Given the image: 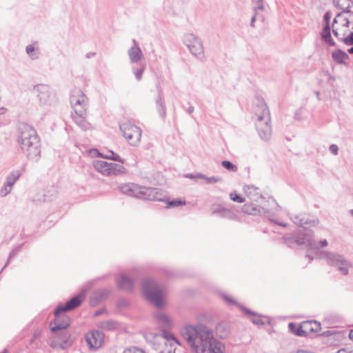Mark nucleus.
Listing matches in <instances>:
<instances>
[{
  "label": "nucleus",
  "instance_id": "nucleus-1",
  "mask_svg": "<svg viewBox=\"0 0 353 353\" xmlns=\"http://www.w3.org/2000/svg\"><path fill=\"white\" fill-rule=\"evenodd\" d=\"M181 334L194 353H224L225 345L216 339L205 325H187Z\"/></svg>",
  "mask_w": 353,
  "mask_h": 353
},
{
  "label": "nucleus",
  "instance_id": "nucleus-2",
  "mask_svg": "<svg viewBox=\"0 0 353 353\" xmlns=\"http://www.w3.org/2000/svg\"><path fill=\"white\" fill-rule=\"evenodd\" d=\"M19 133V142L23 152L29 159L37 161L40 157L41 149L36 130L27 123H21Z\"/></svg>",
  "mask_w": 353,
  "mask_h": 353
},
{
  "label": "nucleus",
  "instance_id": "nucleus-3",
  "mask_svg": "<svg viewBox=\"0 0 353 353\" xmlns=\"http://www.w3.org/2000/svg\"><path fill=\"white\" fill-rule=\"evenodd\" d=\"M334 37L347 46H353V12L343 10L338 13L332 23Z\"/></svg>",
  "mask_w": 353,
  "mask_h": 353
},
{
  "label": "nucleus",
  "instance_id": "nucleus-4",
  "mask_svg": "<svg viewBox=\"0 0 353 353\" xmlns=\"http://www.w3.org/2000/svg\"><path fill=\"white\" fill-rule=\"evenodd\" d=\"M119 189L124 194L145 200L165 201L167 197L165 192L159 188L141 186L133 183L121 184Z\"/></svg>",
  "mask_w": 353,
  "mask_h": 353
},
{
  "label": "nucleus",
  "instance_id": "nucleus-5",
  "mask_svg": "<svg viewBox=\"0 0 353 353\" xmlns=\"http://www.w3.org/2000/svg\"><path fill=\"white\" fill-rule=\"evenodd\" d=\"M284 240L289 247H292L294 245H305L310 249H318L320 247L323 248L327 245V241L325 239L320 241H315L314 238V231L305 228L299 230V232L294 236H284Z\"/></svg>",
  "mask_w": 353,
  "mask_h": 353
},
{
  "label": "nucleus",
  "instance_id": "nucleus-6",
  "mask_svg": "<svg viewBox=\"0 0 353 353\" xmlns=\"http://www.w3.org/2000/svg\"><path fill=\"white\" fill-rule=\"evenodd\" d=\"M254 114L256 116V128L259 135L265 141L269 140L272 135L270 114L268 108L263 101H259Z\"/></svg>",
  "mask_w": 353,
  "mask_h": 353
},
{
  "label": "nucleus",
  "instance_id": "nucleus-7",
  "mask_svg": "<svg viewBox=\"0 0 353 353\" xmlns=\"http://www.w3.org/2000/svg\"><path fill=\"white\" fill-rule=\"evenodd\" d=\"M154 316L162 328V330L159 334H156L154 336L159 345H163L166 346L169 344L172 346L174 343L179 344L177 339L170 332L165 330V329L170 328L172 326V321L170 318L161 311L156 312Z\"/></svg>",
  "mask_w": 353,
  "mask_h": 353
},
{
  "label": "nucleus",
  "instance_id": "nucleus-8",
  "mask_svg": "<svg viewBox=\"0 0 353 353\" xmlns=\"http://www.w3.org/2000/svg\"><path fill=\"white\" fill-rule=\"evenodd\" d=\"M142 290L146 298L157 307L163 305L164 290L151 279H145L142 282Z\"/></svg>",
  "mask_w": 353,
  "mask_h": 353
},
{
  "label": "nucleus",
  "instance_id": "nucleus-9",
  "mask_svg": "<svg viewBox=\"0 0 353 353\" xmlns=\"http://www.w3.org/2000/svg\"><path fill=\"white\" fill-rule=\"evenodd\" d=\"M123 137L133 146L139 144L142 135L141 129L131 121L123 122L119 125Z\"/></svg>",
  "mask_w": 353,
  "mask_h": 353
},
{
  "label": "nucleus",
  "instance_id": "nucleus-10",
  "mask_svg": "<svg viewBox=\"0 0 353 353\" xmlns=\"http://www.w3.org/2000/svg\"><path fill=\"white\" fill-rule=\"evenodd\" d=\"M94 169L104 176H117L125 172V168L114 163H108L103 160H95L93 162Z\"/></svg>",
  "mask_w": 353,
  "mask_h": 353
},
{
  "label": "nucleus",
  "instance_id": "nucleus-11",
  "mask_svg": "<svg viewBox=\"0 0 353 353\" xmlns=\"http://www.w3.org/2000/svg\"><path fill=\"white\" fill-rule=\"evenodd\" d=\"M33 90L37 93L41 105L50 106L56 102V93L48 85L37 84L34 86Z\"/></svg>",
  "mask_w": 353,
  "mask_h": 353
},
{
  "label": "nucleus",
  "instance_id": "nucleus-12",
  "mask_svg": "<svg viewBox=\"0 0 353 353\" xmlns=\"http://www.w3.org/2000/svg\"><path fill=\"white\" fill-rule=\"evenodd\" d=\"M321 258L325 259L328 264L335 266L341 274H348L351 264L342 255L332 252H323Z\"/></svg>",
  "mask_w": 353,
  "mask_h": 353
},
{
  "label": "nucleus",
  "instance_id": "nucleus-13",
  "mask_svg": "<svg viewBox=\"0 0 353 353\" xmlns=\"http://www.w3.org/2000/svg\"><path fill=\"white\" fill-rule=\"evenodd\" d=\"M70 103L75 113L87 111L88 98L80 89H74L70 95Z\"/></svg>",
  "mask_w": 353,
  "mask_h": 353
},
{
  "label": "nucleus",
  "instance_id": "nucleus-14",
  "mask_svg": "<svg viewBox=\"0 0 353 353\" xmlns=\"http://www.w3.org/2000/svg\"><path fill=\"white\" fill-rule=\"evenodd\" d=\"M183 43L190 52L196 57L203 54V46L201 40L192 33H186L183 37Z\"/></svg>",
  "mask_w": 353,
  "mask_h": 353
},
{
  "label": "nucleus",
  "instance_id": "nucleus-15",
  "mask_svg": "<svg viewBox=\"0 0 353 353\" xmlns=\"http://www.w3.org/2000/svg\"><path fill=\"white\" fill-rule=\"evenodd\" d=\"M65 312H57L54 310L55 319L54 322L50 323V329L52 332H56L59 330H65L70 323V318L63 314Z\"/></svg>",
  "mask_w": 353,
  "mask_h": 353
},
{
  "label": "nucleus",
  "instance_id": "nucleus-16",
  "mask_svg": "<svg viewBox=\"0 0 353 353\" xmlns=\"http://www.w3.org/2000/svg\"><path fill=\"white\" fill-rule=\"evenodd\" d=\"M332 17V14L330 12H326L323 16V20L325 21V24L323 26V28L322 32H321V38L322 41L325 43L328 46H336L335 41L333 40L331 36V30L332 27H330V20Z\"/></svg>",
  "mask_w": 353,
  "mask_h": 353
},
{
  "label": "nucleus",
  "instance_id": "nucleus-17",
  "mask_svg": "<svg viewBox=\"0 0 353 353\" xmlns=\"http://www.w3.org/2000/svg\"><path fill=\"white\" fill-rule=\"evenodd\" d=\"M290 219L296 225H298L300 227H303L305 225L315 226L318 225L319 222L317 218L305 214L292 215Z\"/></svg>",
  "mask_w": 353,
  "mask_h": 353
},
{
  "label": "nucleus",
  "instance_id": "nucleus-18",
  "mask_svg": "<svg viewBox=\"0 0 353 353\" xmlns=\"http://www.w3.org/2000/svg\"><path fill=\"white\" fill-rule=\"evenodd\" d=\"M86 341L90 347L98 348L103 342V334L99 330H94L86 335Z\"/></svg>",
  "mask_w": 353,
  "mask_h": 353
},
{
  "label": "nucleus",
  "instance_id": "nucleus-19",
  "mask_svg": "<svg viewBox=\"0 0 353 353\" xmlns=\"http://www.w3.org/2000/svg\"><path fill=\"white\" fill-rule=\"evenodd\" d=\"M133 46L128 50V54L132 63H138L143 57V52L135 39L132 40Z\"/></svg>",
  "mask_w": 353,
  "mask_h": 353
},
{
  "label": "nucleus",
  "instance_id": "nucleus-20",
  "mask_svg": "<svg viewBox=\"0 0 353 353\" xmlns=\"http://www.w3.org/2000/svg\"><path fill=\"white\" fill-rule=\"evenodd\" d=\"M82 302L81 295H77L66 302L65 305H59L57 312H67L77 307Z\"/></svg>",
  "mask_w": 353,
  "mask_h": 353
},
{
  "label": "nucleus",
  "instance_id": "nucleus-21",
  "mask_svg": "<svg viewBox=\"0 0 353 353\" xmlns=\"http://www.w3.org/2000/svg\"><path fill=\"white\" fill-rule=\"evenodd\" d=\"M118 287L119 289L126 291H131L133 289L134 281L127 276L126 275L122 274H121L117 280Z\"/></svg>",
  "mask_w": 353,
  "mask_h": 353
},
{
  "label": "nucleus",
  "instance_id": "nucleus-22",
  "mask_svg": "<svg viewBox=\"0 0 353 353\" xmlns=\"http://www.w3.org/2000/svg\"><path fill=\"white\" fill-rule=\"evenodd\" d=\"M87 111L84 113H75L72 114V119L74 123L83 130H87L90 128V123L85 120Z\"/></svg>",
  "mask_w": 353,
  "mask_h": 353
},
{
  "label": "nucleus",
  "instance_id": "nucleus-23",
  "mask_svg": "<svg viewBox=\"0 0 353 353\" xmlns=\"http://www.w3.org/2000/svg\"><path fill=\"white\" fill-rule=\"evenodd\" d=\"M244 192L246 195L253 201L259 202L260 199H263L259 191V188L252 185L244 186Z\"/></svg>",
  "mask_w": 353,
  "mask_h": 353
},
{
  "label": "nucleus",
  "instance_id": "nucleus-24",
  "mask_svg": "<svg viewBox=\"0 0 353 353\" xmlns=\"http://www.w3.org/2000/svg\"><path fill=\"white\" fill-rule=\"evenodd\" d=\"M243 209L245 212L252 215H264L269 212V211L265 208L259 206L256 207L252 205H245Z\"/></svg>",
  "mask_w": 353,
  "mask_h": 353
},
{
  "label": "nucleus",
  "instance_id": "nucleus-25",
  "mask_svg": "<svg viewBox=\"0 0 353 353\" xmlns=\"http://www.w3.org/2000/svg\"><path fill=\"white\" fill-rule=\"evenodd\" d=\"M212 211L213 214H218L221 217L231 218L233 215L230 210L219 204L213 205L212 206Z\"/></svg>",
  "mask_w": 353,
  "mask_h": 353
},
{
  "label": "nucleus",
  "instance_id": "nucleus-26",
  "mask_svg": "<svg viewBox=\"0 0 353 353\" xmlns=\"http://www.w3.org/2000/svg\"><path fill=\"white\" fill-rule=\"evenodd\" d=\"M332 58L337 63L345 64V61L349 59V55L342 50L338 49L332 52Z\"/></svg>",
  "mask_w": 353,
  "mask_h": 353
},
{
  "label": "nucleus",
  "instance_id": "nucleus-27",
  "mask_svg": "<svg viewBox=\"0 0 353 353\" xmlns=\"http://www.w3.org/2000/svg\"><path fill=\"white\" fill-rule=\"evenodd\" d=\"M303 327L306 336L310 332H319L321 330V324L315 321H307L303 322Z\"/></svg>",
  "mask_w": 353,
  "mask_h": 353
},
{
  "label": "nucleus",
  "instance_id": "nucleus-28",
  "mask_svg": "<svg viewBox=\"0 0 353 353\" xmlns=\"http://www.w3.org/2000/svg\"><path fill=\"white\" fill-rule=\"evenodd\" d=\"M288 327H289L290 331L292 333L296 334V336H305V331L303 327V323L300 325H298L294 323H290L288 325Z\"/></svg>",
  "mask_w": 353,
  "mask_h": 353
},
{
  "label": "nucleus",
  "instance_id": "nucleus-29",
  "mask_svg": "<svg viewBox=\"0 0 353 353\" xmlns=\"http://www.w3.org/2000/svg\"><path fill=\"white\" fill-rule=\"evenodd\" d=\"M334 5L343 11L350 10V8L353 6V0H334Z\"/></svg>",
  "mask_w": 353,
  "mask_h": 353
},
{
  "label": "nucleus",
  "instance_id": "nucleus-30",
  "mask_svg": "<svg viewBox=\"0 0 353 353\" xmlns=\"http://www.w3.org/2000/svg\"><path fill=\"white\" fill-rule=\"evenodd\" d=\"M26 52L32 60L37 59L39 57V50L36 49L32 45H28L26 48Z\"/></svg>",
  "mask_w": 353,
  "mask_h": 353
},
{
  "label": "nucleus",
  "instance_id": "nucleus-31",
  "mask_svg": "<svg viewBox=\"0 0 353 353\" xmlns=\"http://www.w3.org/2000/svg\"><path fill=\"white\" fill-rule=\"evenodd\" d=\"M242 311H243L245 314L248 316H250V320L251 321L256 325H263V322L259 316H256L254 312H252L251 310L242 307Z\"/></svg>",
  "mask_w": 353,
  "mask_h": 353
},
{
  "label": "nucleus",
  "instance_id": "nucleus-32",
  "mask_svg": "<svg viewBox=\"0 0 353 353\" xmlns=\"http://www.w3.org/2000/svg\"><path fill=\"white\" fill-rule=\"evenodd\" d=\"M196 176L200 179H203L205 181L206 183H216L221 181V179L218 176H206L204 174L198 173L196 174Z\"/></svg>",
  "mask_w": 353,
  "mask_h": 353
},
{
  "label": "nucleus",
  "instance_id": "nucleus-33",
  "mask_svg": "<svg viewBox=\"0 0 353 353\" xmlns=\"http://www.w3.org/2000/svg\"><path fill=\"white\" fill-rule=\"evenodd\" d=\"M19 177V174L12 172L7 176L5 184L7 185V186H10L12 188L13 185L17 181Z\"/></svg>",
  "mask_w": 353,
  "mask_h": 353
},
{
  "label": "nucleus",
  "instance_id": "nucleus-34",
  "mask_svg": "<svg viewBox=\"0 0 353 353\" xmlns=\"http://www.w3.org/2000/svg\"><path fill=\"white\" fill-rule=\"evenodd\" d=\"M117 326V323L113 321H107L101 323V327L105 330H114Z\"/></svg>",
  "mask_w": 353,
  "mask_h": 353
},
{
  "label": "nucleus",
  "instance_id": "nucleus-35",
  "mask_svg": "<svg viewBox=\"0 0 353 353\" xmlns=\"http://www.w3.org/2000/svg\"><path fill=\"white\" fill-rule=\"evenodd\" d=\"M104 158L111 159L121 163H124L123 160L117 154H115L112 151H110L109 154L105 156Z\"/></svg>",
  "mask_w": 353,
  "mask_h": 353
},
{
  "label": "nucleus",
  "instance_id": "nucleus-36",
  "mask_svg": "<svg viewBox=\"0 0 353 353\" xmlns=\"http://www.w3.org/2000/svg\"><path fill=\"white\" fill-rule=\"evenodd\" d=\"M221 165L229 171L236 172L237 170V167L229 161H223Z\"/></svg>",
  "mask_w": 353,
  "mask_h": 353
},
{
  "label": "nucleus",
  "instance_id": "nucleus-37",
  "mask_svg": "<svg viewBox=\"0 0 353 353\" xmlns=\"http://www.w3.org/2000/svg\"><path fill=\"white\" fill-rule=\"evenodd\" d=\"M145 64L141 65V66L139 69L133 68L134 74L135 75L136 79L138 81H140L142 79V74L145 70Z\"/></svg>",
  "mask_w": 353,
  "mask_h": 353
},
{
  "label": "nucleus",
  "instance_id": "nucleus-38",
  "mask_svg": "<svg viewBox=\"0 0 353 353\" xmlns=\"http://www.w3.org/2000/svg\"><path fill=\"white\" fill-rule=\"evenodd\" d=\"M222 297L224 299V301L225 302H227L229 305H236V306L239 307L241 310H242V307H243L242 305H241L239 303H238L233 298L230 297L228 295L223 294L222 296Z\"/></svg>",
  "mask_w": 353,
  "mask_h": 353
},
{
  "label": "nucleus",
  "instance_id": "nucleus-39",
  "mask_svg": "<svg viewBox=\"0 0 353 353\" xmlns=\"http://www.w3.org/2000/svg\"><path fill=\"white\" fill-rule=\"evenodd\" d=\"M230 198L232 201L239 203H243L245 201V199L238 195L235 191L230 194Z\"/></svg>",
  "mask_w": 353,
  "mask_h": 353
},
{
  "label": "nucleus",
  "instance_id": "nucleus-40",
  "mask_svg": "<svg viewBox=\"0 0 353 353\" xmlns=\"http://www.w3.org/2000/svg\"><path fill=\"white\" fill-rule=\"evenodd\" d=\"M185 203V201H183L179 200V199H174V200H172V201L167 202L168 207H170V208L177 207V206H179V205H184Z\"/></svg>",
  "mask_w": 353,
  "mask_h": 353
},
{
  "label": "nucleus",
  "instance_id": "nucleus-41",
  "mask_svg": "<svg viewBox=\"0 0 353 353\" xmlns=\"http://www.w3.org/2000/svg\"><path fill=\"white\" fill-rule=\"evenodd\" d=\"M12 189V188H11L10 186H7V185L4 183V185L0 190L1 196L3 197L7 196L11 192Z\"/></svg>",
  "mask_w": 353,
  "mask_h": 353
},
{
  "label": "nucleus",
  "instance_id": "nucleus-42",
  "mask_svg": "<svg viewBox=\"0 0 353 353\" xmlns=\"http://www.w3.org/2000/svg\"><path fill=\"white\" fill-rule=\"evenodd\" d=\"M123 353H145L143 350L137 347H131L124 350Z\"/></svg>",
  "mask_w": 353,
  "mask_h": 353
},
{
  "label": "nucleus",
  "instance_id": "nucleus-43",
  "mask_svg": "<svg viewBox=\"0 0 353 353\" xmlns=\"http://www.w3.org/2000/svg\"><path fill=\"white\" fill-rule=\"evenodd\" d=\"M264 6L262 0H258L257 6L254 8V14H257L259 11H263Z\"/></svg>",
  "mask_w": 353,
  "mask_h": 353
},
{
  "label": "nucleus",
  "instance_id": "nucleus-44",
  "mask_svg": "<svg viewBox=\"0 0 353 353\" xmlns=\"http://www.w3.org/2000/svg\"><path fill=\"white\" fill-rule=\"evenodd\" d=\"M329 150L334 155L338 154L339 148L336 144H332L330 145Z\"/></svg>",
  "mask_w": 353,
  "mask_h": 353
},
{
  "label": "nucleus",
  "instance_id": "nucleus-45",
  "mask_svg": "<svg viewBox=\"0 0 353 353\" xmlns=\"http://www.w3.org/2000/svg\"><path fill=\"white\" fill-rule=\"evenodd\" d=\"M157 108H158V111H159L160 116L163 119H164L166 116V110H165V105L163 106V108H160L159 106H157Z\"/></svg>",
  "mask_w": 353,
  "mask_h": 353
},
{
  "label": "nucleus",
  "instance_id": "nucleus-46",
  "mask_svg": "<svg viewBox=\"0 0 353 353\" xmlns=\"http://www.w3.org/2000/svg\"><path fill=\"white\" fill-rule=\"evenodd\" d=\"M156 103H157V106H159L161 108H163V106H164L160 92L158 94L157 99L156 100Z\"/></svg>",
  "mask_w": 353,
  "mask_h": 353
},
{
  "label": "nucleus",
  "instance_id": "nucleus-47",
  "mask_svg": "<svg viewBox=\"0 0 353 353\" xmlns=\"http://www.w3.org/2000/svg\"><path fill=\"white\" fill-rule=\"evenodd\" d=\"M20 248H16L14 249H13L12 250V252H10V255H9V257H8V262L14 256L17 252H19Z\"/></svg>",
  "mask_w": 353,
  "mask_h": 353
},
{
  "label": "nucleus",
  "instance_id": "nucleus-48",
  "mask_svg": "<svg viewBox=\"0 0 353 353\" xmlns=\"http://www.w3.org/2000/svg\"><path fill=\"white\" fill-rule=\"evenodd\" d=\"M336 353H353V350L350 347H345L338 350Z\"/></svg>",
  "mask_w": 353,
  "mask_h": 353
},
{
  "label": "nucleus",
  "instance_id": "nucleus-49",
  "mask_svg": "<svg viewBox=\"0 0 353 353\" xmlns=\"http://www.w3.org/2000/svg\"><path fill=\"white\" fill-rule=\"evenodd\" d=\"M256 15H257V14H254L253 15V17H252V19H251L250 26H252V27H254V21H256Z\"/></svg>",
  "mask_w": 353,
  "mask_h": 353
},
{
  "label": "nucleus",
  "instance_id": "nucleus-50",
  "mask_svg": "<svg viewBox=\"0 0 353 353\" xmlns=\"http://www.w3.org/2000/svg\"><path fill=\"white\" fill-rule=\"evenodd\" d=\"M186 177H188V178H190V179H199L197 176H196V175H194L192 174H188L186 175Z\"/></svg>",
  "mask_w": 353,
  "mask_h": 353
},
{
  "label": "nucleus",
  "instance_id": "nucleus-51",
  "mask_svg": "<svg viewBox=\"0 0 353 353\" xmlns=\"http://www.w3.org/2000/svg\"><path fill=\"white\" fill-rule=\"evenodd\" d=\"M194 110V107H193V106H190V107L188 108L187 111H188V112L189 114H191V113H192V112H193Z\"/></svg>",
  "mask_w": 353,
  "mask_h": 353
},
{
  "label": "nucleus",
  "instance_id": "nucleus-52",
  "mask_svg": "<svg viewBox=\"0 0 353 353\" xmlns=\"http://www.w3.org/2000/svg\"><path fill=\"white\" fill-rule=\"evenodd\" d=\"M94 55H95V52H92V53L87 54L85 57H86V58L88 59V58H90L91 57H93Z\"/></svg>",
  "mask_w": 353,
  "mask_h": 353
},
{
  "label": "nucleus",
  "instance_id": "nucleus-53",
  "mask_svg": "<svg viewBox=\"0 0 353 353\" xmlns=\"http://www.w3.org/2000/svg\"><path fill=\"white\" fill-rule=\"evenodd\" d=\"M349 337L351 340L353 341V330L350 332Z\"/></svg>",
  "mask_w": 353,
  "mask_h": 353
},
{
  "label": "nucleus",
  "instance_id": "nucleus-54",
  "mask_svg": "<svg viewBox=\"0 0 353 353\" xmlns=\"http://www.w3.org/2000/svg\"><path fill=\"white\" fill-rule=\"evenodd\" d=\"M347 52H348V53H350V54H353V46H352V47H351L350 48H349V49L347 50Z\"/></svg>",
  "mask_w": 353,
  "mask_h": 353
},
{
  "label": "nucleus",
  "instance_id": "nucleus-55",
  "mask_svg": "<svg viewBox=\"0 0 353 353\" xmlns=\"http://www.w3.org/2000/svg\"><path fill=\"white\" fill-rule=\"evenodd\" d=\"M277 223L278 225H282V226H283V227H285V226H286V224L283 223Z\"/></svg>",
  "mask_w": 353,
  "mask_h": 353
},
{
  "label": "nucleus",
  "instance_id": "nucleus-56",
  "mask_svg": "<svg viewBox=\"0 0 353 353\" xmlns=\"http://www.w3.org/2000/svg\"><path fill=\"white\" fill-rule=\"evenodd\" d=\"M350 213L353 216V209L350 210Z\"/></svg>",
  "mask_w": 353,
  "mask_h": 353
},
{
  "label": "nucleus",
  "instance_id": "nucleus-57",
  "mask_svg": "<svg viewBox=\"0 0 353 353\" xmlns=\"http://www.w3.org/2000/svg\"><path fill=\"white\" fill-rule=\"evenodd\" d=\"M43 201H50V199H48V198H45V199H43Z\"/></svg>",
  "mask_w": 353,
  "mask_h": 353
},
{
  "label": "nucleus",
  "instance_id": "nucleus-58",
  "mask_svg": "<svg viewBox=\"0 0 353 353\" xmlns=\"http://www.w3.org/2000/svg\"><path fill=\"white\" fill-rule=\"evenodd\" d=\"M159 351L161 353H163L164 350L161 348H160V347H159Z\"/></svg>",
  "mask_w": 353,
  "mask_h": 353
},
{
  "label": "nucleus",
  "instance_id": "nucleus-59",
  "mask_svg": "<svg viewBox=\"0 0 353 353\" xmlns=\"http://www.w3.org/2000/svg\"><path fill=\"white\" fill-rule=\"evenodd\" d=\"M64 343H65V344H68V343H69V341H68V340H65V341H64Z\"/></svg>",
  "mask_w": 353,
  "mask_h": 353
},
{
  "label": "nucleus",
  "instance_id": "nucleus-60",
  "mask_svg": "<svg viewBox=\"0 0 353 353\" xmlns=\"http://www.w3.org/2000/svg\"><path fill=\"white\" fill-rule=\"evenodd\" d=\"M0 110H1V111H4V110H5V108H1L0 109Z\"/></svg>",
  "mask_w": 353,
  "mask_h": 353
}]
</instances>
